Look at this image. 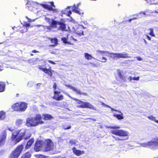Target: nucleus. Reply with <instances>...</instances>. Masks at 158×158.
Returning <instances> with one entry per match:
<instances>
[{
	"label": "nucleus",
	"instance_id": "obj_52",
	"mask_svg": "<svg viewBox=\"0 0 158 158\" xmlns=\"http://www.w3.org/2000/svg\"><path fill=\"white\" fill-rule=\"evenodd\" d=\"M128 79L130 81H131L132 80H133L132 78V77L131 76H130Z\"/></svg>",
	"mask_w": 158,
	"mask_h": 158
},
{
	"label": "nucleus",
	"instance_id": "obj_55",
	"mask_svg": "<svg viewBox=\"0 0 158 158\" xmlns=\"http://www.w3.org/2000/svg\"><path fill=\"white\" fill-rule=\"evenodd\" d=\"M111 109V110L112 111H115V109H113V108H110Z\"/></svg>",
	"mask_w": 158,
	"mask_h": 158
},
{
	"label": "nucleus",
	"instance_id": "obj_30",
	"mask_svg": "<svg viewBox=\"0 0 158 158\" xmlns=\"http://www.w3.org/2000/svg\"><path fill=\"white\" fill-rule=\"evenodd\" d=\"M118 75L119 77L122 79V80H123L124 81H126V79L125 77L123 76L121 72H118Z\"/></svg>",
	"mask_w": 158,
	"mask_h": 158
},
{
	"label": "nucleus",
	"instance_id": "obj_20",
	"mask_svg": "<svg viewBox=\"0 0 158 158\" xmlns=\"http://www.w3.org/2000/svg\"><path fill=\"white\" fill-rule=\"evenodd\" d=\"M35 5V4L34 2L31 1H28L26 4V6L28 9H30L34 8Z\"/></svg>",
	"mask_w": 158,
	"mask_h": 158
},
{
	"label": "nucleus",
	"instance_id": "obj_12",
	"mask_svg": "<svg viewBox=\"0 0 158 158\" xmlns=\"http://www.w3.org/2000/svg\"><path fill=\"white\" fill-rule=\"evenodd\" d=\"M54 95L52 98L57 101H62L64 99L63 95L60 94V91H54Z\"/></svg>",
	"mask_w": 158,
	"mask_h": 158
},
{
	"label": "nucleus",
	"instance_id": "obj_54",
	"mask_svg": "<svg viewBox=\"0 0 158 158\" xmlns=\"http://www.w3.org/2000/svg\"><path fill=\"white\" fill-rule=\"evenodd\" d=\"M132 20V19H130L128 20V21L129 22H131Z\"/></svg>",
	"mask_w": 158,
	"mask_h": 158
},
{
	"label": "nucleus",
	"instance_id": "obj_19",
	"mask_svg": "<svg viewBox=\"0 0 158 158\" xmlns=\"http://www.w3.org/2000/svg\"><path fill=\"white\" fill-rule=\"evenodd\" d=\"M42 116L43 117V119L44 120H50L53 118L52 115L48 114H43Z\"/></svg>",
	"mask_w": 158,
	"mask_h": 158
},
{
	"label": "nucleus",
	"instance_id": "obj_24",
	"mask_svg": "<svg viewBox=\"0 0 158 158\" xmlns=\"http://www.w3.org/2000/svg\"><path fill=\"white\" fill-rule=\"evenodd\" d=\"M5 87V83L0 81V92L4 91Z\"/></svg>",
	"mask_w": 158,
	"mask_h": 158
},
{
	"label": "nucleus",
	"instance_id": "obj_63",
	"mask_svg": "<svg viewBox=\"0 0 158 158\" xmlns=\"http://www.w3.org/2000/svg\"><path fill=\"white\" fill-rule=\"evenodd\" d=\"M2 70V69H1V66L0 65V71H1Z\"/></svg>",
	"mask_w": 158,
	"mask_h": 158
},
{
	"label": "nucleus",
	"instance_id": "obj_13",
	"mask_svg": "<svg viewBox=\"0 0 158 158\" xmlns=\"http://www.w3.org/2000/svg\"><path fill=\"white\" fill-rule=\"evenodd\" d=\"M38 68L42 70L45 73L48 74L50 77H52V76L54 71L52 69V68L51 66H49V69H47L43 68L42 65H39L38 66Z\"/></svg>",
	"mask_w": 158,
	"mask_h": 158
},
{
	"label": "nucleus",
	"instance_id": "obj_14",
	"mask_svg": "<svg viewBox=\"0 0 158 158\" xmlns=\"http://www.w3.org/2000/svg\"><path fill=\"white\" fill-rule=\"evenodd\" d=\"M48 3H50V5H48L46 4H40V6L44 8L47 9L49 11H54L55 9H53V7H55V6L53 2H48Z\"/></svg>",
	"mask_w": 158,
	"mask_h": 158
},
{
	"label": "nucleus",
	"instance_id": "obj_39",
	"mask_svg": "<svg viewBox=\"0 0 158 158\" xmlns=\"http://www.w3.org/2000/svg\"><path fill=\"white\" fill-rule=\"evenodd\" d=\"M71 128V126L69 125L68 126L66 127L65 126H63V128L64 129L66 130L70 129Z\"/></svg>",
	"mask_w": 158,
	"mask_h": 158
},
{
	"label": "nucleus",
	"instance_id": "obj_17",
	"mask_svg": "<svg viewBox=\"0 0 158 158\" xmlns=\"http://www.w3.org/2000/svg\"><path fill=\"white\" fill-rule=\"evenodd\" d=\"M72 150L73 153L77 156H79L81 154H84L85 152L84 151H81L79 150H77L75 147H73L72 148Z\"/></svg>",
	"mask_w": 158,
	"mask_h": 158
},
{
	"label": "nucleus",
	"instance_id": "obj_22",
	"mask_svg": "<svg viewBox=\"0 0 158 158\" xmlns=\"http://www.w3.org/2000/svg\"><path fill=\"white\" fill-rule=\"evenodd\" d=\"M78 8L77 7L75 4H74L72 6V10L76 13L78 14L79 15L81 14V13L79 10H78Z\"/></svg>",
	"mask_w": 158,
	"mask_h": 158
},
{
	"label": "nucleus",
	"instance_id": "obj_31",
	"mask_svg": "<svg viewBox=\"0 0 158 158\" xmlns=\"http://www.w3.org/2000/svg\"><path fill=\"white\" fill-rule=\"evenodd\" d=\"M61 40L65 44H71L70 42L67 41V39L65 37H63L61 38Z\"/></svg>",
	"mask_w": 158,
	"mask_h": 158
},
{
	"label": "nucleus",
	"instance_id": "obj_58",
	"mask_svg": "<svg viewBox=\"0 0 158 158\" xmlns=\"http://www.w3.org/2000/svg\"><path fill=\"white\" fill-rule=\"evenodd\" d=\"M72 39L74 41H77L72 36L71 37Z\"/></svg>",
	"mask_w": 158,
	"mask_h": 158
},
{
	"label": "nucleus",
	"instance_id": "obj_62",
	"mask_svg": "<svg viewBox=\"0 0 158 158\" xmlns=\"http://www.w3.org/2000/svg\"><path fill=\"white\" fill-rule=\"evenodd\" d=\"M144 15H146V13L145 12H143L142 13Z\"/></svg>",
	"mask_w": 158,
	"mask_h": 158
},
{
	"label": "nucleus",
	"instance_id": "obj_32",
	"mask_svg": "<svg viewBox=\"0 0 158 158\" xmlns=\"http://www.w3.org/2000/svg\"><path fill=\"white\" fill-rule=\"evenodd\" d=\"M121 58H131V57L129 56L127 53H125L124 54H121Z\"/></svg>",
	"mask_w": 158,
	"mask_h": 158
},
{
	"label": "nucleus",
	"instance_id": "obj_64",
	"mask_svg": "<svg viewBox=\"0 0 158 158\" xmlns=\"http://www.w3.org/2000/svg\"><path fill=\"white\" fill-rule=\"evenodd\" d=\"M70 7H71V6H68V8H70Z\"/></svg>",
	"mask_w": 158,
	"mask_h": 158
},
{
	"label": "nucleus",
	"instance_id": "obj_57",
	"mask_svg": "<svg viewBox=\"0 0 158 158\" xmlns=\"http://www.w3.org/2000/svg\"><path fill=\"white\" fill-rule=\"evenodd\" d=\"M137 18V17H134L132 19V20H134V19H136Z\"/></svg>",
	"mask_w": 158,
	"mask_h": 158
},
{
	"label": "nucleus",
	"instance_id": "obj_38",
	"mask_svg": "<svg viewBox=\"0 0 158 158\" xmlns=\"http://www.w3.org/2000/svg\"><path fill=\"white\" fill-rule=\"evenodd\" d=\"M66 14L69 16H70V15L72 14V11L71 10H66Z\"/></svg>",
	"mask_w": 158,
	"mask_h": 158
},
{
	"label": "nucleus",
	"instance_id": "obj_36",
	"mask_svg": "<svg viewBox=\"0 0 158 158\" xmlns=\"http://www.w3.org/2000/svg\"><path fill=\"white\" fill-rule=\"evenodd\" d=\"M57 84L55 82L53 83V88L54 91H56V89H57Z\"/></svg>",
	"mask_w": 158,
	"mask_h": 158
},
{
	"label": "nucleus",
	"instance_id": "obj_34",
	"mask_svg": "<svg viewBox=\"0 0 158 158\" xmlns=\"http://www.w3.org/2000/svg\"><path fill=\"white\" fill-rule=\"evenodd\" d=\"M22 28H23V29L20 31V32L22 33H23L25 32H26L27 30V28L25 27H23Z\"/></svg>",
	"mask_w": 158,
	"mask_h": 158
},
{
	"label": "nucleus",
	"instance_id": "obj_49",
	"mask_svg": "<svg viewBox=\"0 0 158 158\" xmlns=\"http://www.w3.org/2000/svg\"><path fill=\"white\" fill-rule=\"evenodd\" d=\"M110 128H112V129H116V128H119V127H116L115 126H114V127H110Z\"/></svg>",
	"mask_w": 158,
	"mask_h": 158
},
{
	"label": "nucleus",
	"instance_id": "obj_50",
	"mask_svg": "<svg viewBox=\"0 0 158 158\" xmlns=\"http://www.w3.org/2000/svg\"><path fill=\"white\" fill-rule=\"evenodd\" d=\"M32 52H33V53H39V52L38 51L35 50L32 51Z\"/></svg>",
	"mask_w": 158,
	"mask_h": 158
},
{
	"label": "nucleus",
	"instance_id": "obj_9",
	"mask_svg": "<svg viewBox=\"0 0 158 158\" xmlns=\"http://www.w3.org/2000/svg\"><path fill=\"white\" fill-rule=\"evenodd\" d=\"M144 146L149 147L155 149L158 147V138H155L147 143L144 144Z\"/></svg>",
	"mask_w": 158,
	"mask_h": 158
},
{
	"label": "nucleus",
	"instance_id": "obj_42",
	"mask_svg": "<svg viewBox=\"0 0 158 158\" xmlns=\"http://www.w3.org/2000/svg\"><path fill=\"white\" fill-rule=\"evenodd\" d=\"M107 60V59L105 57H103L102 58V60L101 61L102 62H105Z\"/></svg>",
	"mask_w": 158,
	"mask_h": 158
},
{
	"label": "nucleus",
	"instance_id": "obj_33",
	"mask_svg": "<svg viewBox=\"0 0 158 158\" xmlns=\"http://www.w3.org/2000/svg\"><path fill=\"white\" fill-rule=\"evenodd\" d=\"M149 30L150 31V32L149 33V34L152 37H155V35L154 33L153 29L152 28H149Z\"/></svg>",
	"mask_w": 158,
	"mask_h": 158
},
{
	"label": "nucleus",
	"instance_id": "obj_51",
	"mask_svg": "<svg viewBox=\"0 0 158 158\" xmlns=\"http://www.w3.org/2000/svg\"><path fill=\"white\" fill-rule=\"evenodd\" d=\"M45 19L48 22H49L50 20V18H45Z\"/></svg>",
	"mask_w": 158,
	"mask_h": 158
},
{
	"label": "nucleus",
	"instance_id": "obj_37",
	"mask_svg": "<svg viewBox=\"0 0 158 158\" xmlns=\"http://www.w3.org/2000/svg\"><path fill=\"white\" fill-rule=\"evenodd\" d=\"M69 143L71 145L75 144L76 143V140L73 139L70 140L69 141Z\"/></svg>",
	"mask_w": 158,
	"mask_h": 158
},
{
	"label": "nucleus",
	"instance_id": "obj_27",
	"mask_svg": "<svg viewBox=\"0 0 158 158\" xmlns=\"http://www.w3.org/2000/svg\"><path fill=\"white\" fill-rule=\"evenodd\" d=\"M6 113L3 111H0V120L3 119L6 117Z\"/></svg>",
	"mask_w": 158,
	"mask_h": 158
},
{
	"label": "nucleus",
	"instance_id": "obj_61",
	"mask_svg": "<svg viewBox=\"0 0 158 158\" xmlns=\"http://www.w3.org/2000/svg\"><path fill=\"white\" fill-rule=\"evenodd\" d=\"M41 158H47L46 156H43Z\"/></svg>",
	"mask_w": 158,
	"mask_h": 158
},
{
	"label": "nucleus",
	"instance_id": "obj_60",
	"mask_svg": "<svg viewBox=\"0 0 158 158\" xmlns=\"http://www.w3.org/2000/svg\"><path fill=\"white\" fill-rule=\"evenodd\" d=\"M154 122L158 123V120H156V119Z\"/></svg>",
	"mask_w": 158,
	"mask_h": 158
},
{
	"label": "nucleus",
	"instance_id": "obj_35",
	"mask_svg": "<svg viewBox=\"0 0 158 158\" xmlns=\"http://www.w3.org/2000/svg\"><path fill=\"white\" fill-rule=\"evenodd\" d=\"M147 118L150 120L153 121H155L156 119V118L155 117H153L152 115L150 116H148L147 117Z\"/></svg>",
	"mask_w": 158,
	"mask_h": 158
},
{
	"label": "nucleus",
	"instance_id": "obj_3",
	"mask_svg": "<svg viewBox=\"0 0 158 158\" xmlns=\"http://www.w3.org/2000/svg\"><path fill=\"white\" fill-rule=\"evenodd\" d=\"M27 107V104L23 102L16 103L11 106V108L14 111L20 112H24Z\"/></svg>",
	"mask_w": 158,
	"mask_h": 158
},
{
	"label": "nucleus",
	"instance_id": "obj_56",
	"mask_svg": "<svg viewBox=\"0 0 158 158\" xmlns=\"http://www.w3.org/2000/svg\"><path fill=\"white\" fill-rule=\"evenodd\" d=\"M111 109V110L112 111H115V109H113V108H110Z\"/></svg>",
	"mask_w": 158,
	"mask_h": 158
},
{
	"label": "nucleus",
	"instance_id": "obj_5",
	"mask_svg": "<svg viewBox=\"0 0 158 158\" xmlns=\"http://www.w3.org/2000/svg\"><path fill=\"white\" fill-rule=\"evenodd\" d=\"M73 100L75 101L77 104H80L79 105L77 106L78 108H89L93 110H96L95 108L89 102H84L76 98H74Z\"/></svg>",
	"mask_w": 158,
	"mask_h": 158
},
{
	"label": "nucleus",
	"instance_id": "obj_59",
	"mask_svg": "<svg viewBox=\"0 0 158 158\" xmlns=\"http://www.w3.org/2000/svg\"><path fill=\"white\" fill-rule=\"evenodd\" d=\"M133 15V16L136 15L137 17H138L139 16V15H138V14H136L135 15Z\"/></svg>",
	"mask_w": 158,
	"mask_h": 158
},
{
	"label": "nucleus",
	"instance_id": "obj_48",
	"mask_svg": "<svg viewBox=\"0 0 158 158\" xmlns=\"http://www.w3.org/2000/svg\"><path fill=\"white\" fill-rule=\"evenodd\" d=\"M146 37L148 39V40H151V38L148 35H146Z\"/></svg>",
	"mask_w": 158,
	"mask_h": 158
},
{
	"label": "nucleus",
	"instance_id": "obj_21",
	"mask_svg": "<svg viewBox=\"0 0 158 158\" xmlns=\"http://www.w3.org/2000/svg\"><path fill=\"white\" fill-rule=\"evenodd\" d=\"M84 56L85 59L87 60H90L92 59H95L91 55L87 53H84Z\"/></svg>",
	"mask_w": 158,
	"mask_h": 158
},
{
	"label": "nucleus",
	"instance_id": "obj_46",
	"mask_svg": "<svg viewBox=\"0 0 158 158\" xmlns=\"http://www.w3.org/2000/svg\"><path fill=\"white\" fill-rule=\"evenodd\" d=\"M136 58L137 59V60L139 61H141L142 60V59L139 56H137Z\"/></svg>",
	"mask_w": 158,
	"mask_h": 158
},
{
	"label": "nucleus",
	"instance_id": "obj_4",
	"mask_svg": "<svg viewBox=\"0 0 158 158\" xmlns=\"http://www.w3.org/2000/svg\"><path fill=\"white\" fill-rule=\"evenodd\" d=\"M110 132L111 133L114 135L123 137V139L118 138V140H124L129 138L128 132L127 131L121 130H111Z\"/></svg>",
	"mask_w": 158,
	"mask_h": 158
},
{
	"label": "nucleus",
	"instance_id": "obj_44",
	"mask_svg": "<svg viewBox=\"0 0 158 158\" xmlns=\"http://www.w3.org/2000/svg\"><path fill=\"white\" fill-rule=\"evenodd\" d=\"M30 26V24L28 23H26V24H25V25H24L23 26V27H29Z\"/></svg>",
	"mask_w": 158,
	"mask_h": 158
},
{
	"label": "nucleus",
	"instance_id": "obj_53",
	"mask_svg": "<svg viewBox=\"0 0 158 158\" xmlns=\"http://www.w3.org/2000/svg\"><path fill=\"white\" fill-rule=\"evenodd\" d=\"M114 111L118 112H119V113H121V111L118 110H116V109H115V110Z\"/></svg>",
	"mask_w": 158,
	"mask_h": 158
},
{
	"label": "nucleus",
	"instance_id": "obj_29",
	"mask_svg": "<svg viewBox=\"0 0 158 158\" xmlns=\"http://www.w3.org/2000/svg\"><path fill=\"white\" fill-rule=\"evenodd\" d=\"M18 135V133H17V131H16L12 134L11 138L12 140H14L17 137Z\"/></svg>",
	"mask_w": 158,
	"mask_h": 158
},
{
	"label": "nucleus",
	"instance_id": "obj_45",
	"mask_svg": "<svg viewBox=\"0 0 158 158\" xmlns=\"http://www.w3.org/2000/svg\"><path fill=\"white\" fill-rule=\"evenodd\" d=\"M48 62L50 63H51L52 64H56V63L54 62L53 61H52V60H48Z\"/></svg>",
	"mask_w": 158,
	"mask_h": 158
},
{
	"label": "nucleus",
	"instance_id": "obj_11",
	"mask_svg": "<svg viewBox=\"0 0 158 158\" xmlns=\"http://www.w3.org/2000/svg\"><path fill=\"white\" fill-rule=\"evenodd\" d=\"M7 138V133L5 130L3 131L0 135V147L5 144Z\"/></svg>",
	"mask_w": 158,
	"mask_h": 158
},
{
	"label": "nucleus",
	"instance_id": "obj_6",
	"mask_svg": "<svg viewBox=\"0 0 158 158\" xmlns=\"http://www.w3.org/2000/svg\"><path fill=\"white\" fill-rule=\"evenodd\" d=\"M24 146L23 144L18 145L15 149L11 152L9 158H18Z\"/></svg>",
	"mask_w": 158,
	"mask_h": 158
},
{
	"label": "nucleus",
	"instance_id": "obj_2",
	"mask_svg": "<svg viewBox=\"0 0 158 158\" xmlns=\"http://www.w3.org/2000/svg\"><path fill=\"white\" fill-rule=\"evenodd\" d=\"M64 19H60V21H57L54 19H52L50 27L52 28H57L59 30L64 31H66V24Z\"/></svg>",
	"mask_w": 158,
	"mask_h": 158
},
{
	"label": "nucleus",
	"instance_id": "obj_43",
	"mask_svg": "<svg viewBox=\"0 0 158 158\" xmlns=\"http://www.w3.org/2000/svg\"><path fill=\"white\" fill-rule=\"evenodd\" d=\"M139 77H134L132 78L133 80H134L138 81L139 80Z\"/></svg>",
	"mask_w": 158,
	"mask_h": 158
},
{
	"label": "nucleus",
	"instance_id": "obj_26",
	"mask_svg": "<svg viewBox=\"0 0 158 158\" xmlns=\"http://www.w3.org/2000/svg\"><path fill=\"white\" fill-rule=\"evenodd\" d=\"M120 113V114H114L113 115V116L116 118L118 120L122 119L123 118V114L122 112Z\"/></svg>",
	"mask_w": 158,
	"mask_h": 158
},
{
	"label": "nucleus",
	"instance_id": "obj_16",
	"mask_svg": "<svg viewBox=\"0 0 158 158\" xmlns=\"http://www.w3.org/2000/svg\"><path fill=\"white\" fill-rule=\"evenodd\" d=\"M65 86L66 87L69 88L70 89H72L73 91L76 92L77 94H78L80 95H81V94L85 95L86 94H85L81 92L80 91V90H78L76 89L74 87L70 85L65 84Z\"/></svg>",
	"mask_w": 158,
	"mask_h": 158
},
{
	"label": "nucleus",
	"instance_id": "obj_47",
	"mask_svg": "<svg viewBox=\"0 0 158 158\" xmlns=\"http://www.w3.org/2000/svg\"><path fill=\"white\" fill-rule=\"evenodd\" d=\"M102 105L105 106L106 107H108L109 108H111L109 106H108L107 105H106L104 103H102Z\"/></svg>",
	"mask_w": 158,
	"mask_h": 158
},
{
	"label": "nucleus",
	"instance_id": "obj_15",
	"mask_svg": "<svg viewBox=\"0 0 158 158\" xmlns=\"http://www.w3.org/2000/svg\"><path fill=\"white\" fill-rule=\"evenodd\" d=\"M49 39L50 40L51 43L52 44H53L49 45V47H55L58 44V40L57 38H49Z\"/></svg>",
	"mask_w": 158,
	"mask_h": 158
},
{
	"label": "nucleus",
	"instance_id": "obj_41",
	"mask_svg": "<svg viewBox=\"0 0 158 158\" xmlns=\"http://www.w3.org/2000/svg\"><path fill=\"white\" fill-rule=\"evenodd\" d=\"M89 63H90V64H91L92 65L93 67H98V65L97 64H95L94 63L90 62Z\"/></svg>",
	"mask_w": 158,
	"mask_h": 158
},
{
	"label": "nucleus",
	"instance_id": "obj_40",
	"mask_svg": "<svg viewBox=\"0 0 158 158\" xmlns=\"http://www.w3.org/2000/svg\"><path fill=\"white\" fill-rule=\"evenodd\" d=\"M97 52L101 54H104L106 52L105 51H101L98 50L97 51Z\"/></svg>",
	"mask_w": 158,
	"mask_h": 158
},
{
	"label": "nucleus",
	"instance_id": "obj_8",
	"mask_svg": "<svg viewBox=\"0 0 158 158\" xmlns=\"http://www.w3.org/2000/svg\"><path fill=\"white\" fill-rule=\"evenodd\" d=\"M17 133H18L19 136L15 140L16 143L19 142L23 139L25 140L28 139L31 136V134L30 133H27L26 135V131L22 129L19 131H17Z\"/></svg>",
	"mask_w": 158,
	"mask_h": 158
},
{
	"label": "nucleus",
	"instance_id": "obj_18",
	"mask_svg": "<svg viewBox=\"0 0 158 158\" xmlns=\"http://www.w3.org/2000/svg\"><path fill=\"white\" fill-rule=\"evenodd\" d=\"M34 139L33 138H31L27 142L25 146V149H27L30 148L32 144L34 143Z\"/></svg>",
	"mask_w": 158,
	"mask_h": 158
},
{
	"label": "nucleus",
	"instance_id": "obj_7",
	"mask_svg": "<svg viewBox=\"0 0 158 158\" xmlns=\"http://www.w3.org/2000/svg\"><path fill=\"white\" fill-rule=\"evenodd\" d=\"M43 151L44 152L49 151L53 150L54 148V143L52 140L47 139L43 141Z\"/></svg>",
	"mask_w": 158,
	"mask_h": 158
},
{
	"label": "nucleus",
	"instance_id": "obj_23",
	"mask_svg": "<svg viewBox=\"0 0 158 158\" xmlns=\"http://www.w3.org/2000/svg\"><path fill=\"white\" fill-rule=\"evenodd\" d=\"M31 155L29 152H27L23 154L21 156V158H30Z\"/></svg>",
	"mask_w": 158,
	"mask_h": 158
},
{
	"label": "nucleus",
	"instance_id": "obj_10",
	"mask_svg": "<svg viewBox=\"0 0 158 158\" xmlns=\"http://www.w3.org/2000/svg\"><path fill=\"white\" fill-rule=\"evenodd\" d=\"M43 141L42 140L36 141L34 145V150L35 152H38L41 150L43 151Z\"/></svg>",
	"mask_w": 158,
	"mask_h": 158
},
{
	"label": "nucleus",
	"instance_id": "obj_28",
	"mask_svg": "<svg viewBox=\"0 0 158 158\" xmlns=\"http://www.w3.org/2000/svg\"><path fill=\"white\" fill-rule=\"evenodd\" d=\"M111 55H113L114 58H121V54L119 53H112Z\"/></svg>",
	"mask_w": 158,
	"mask_h": 158
},
{
	"label": "nucleus",
	"instance_id": "obj_25",
	"mask_svg": "<svg viewBox=\"0 0 158 158\" xmlns=\"http://www.w3.org/2000/svg\"><path fill=\"white\" fill-rule=\"evenodd\" d=\"M81 29V28H78L76 31V34L79 35H84L83 31Z\"/></svg>",
	"mask_w": 158,
	"mask_h": 158
},
{
	"label": "nucleus",
	"instance_id": "obj_1",
	"mask_svg": "<svg viewBox=\"0 0 158 158\" xmlns=\"http://www.w3.org/2000/svg\"><path fill=\"white\" fill-rule=\"evenodd\" d=\"M44 123L42 121V115L40 114H36L34 117L28 118L26 121V125L28 127H35Z\"/></svg>",
	"mask_w": 158,
	"mask_h": 158
}]
</instances>
